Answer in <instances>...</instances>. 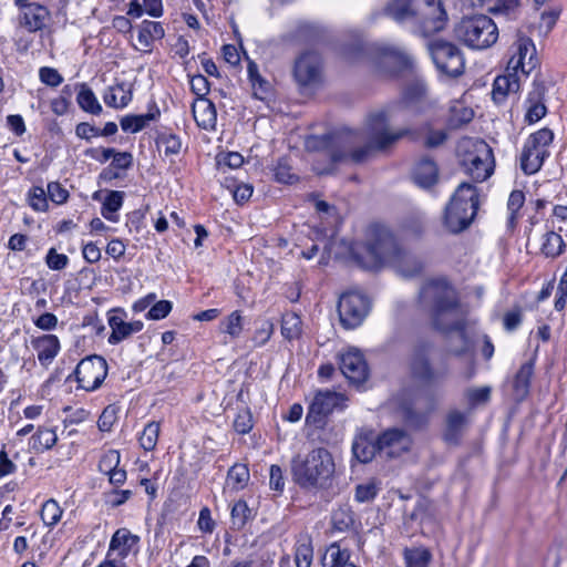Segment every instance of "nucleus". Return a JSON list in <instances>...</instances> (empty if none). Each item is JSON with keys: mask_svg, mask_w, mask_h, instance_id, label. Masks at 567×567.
<instances>
[{"mask_svg": "<svg viewBox=\"0 0 567 567\" xmlns=\"http://www.w3.org/2000/svg\"><path fill=\"white\" fill-rule=\"evenodd\" d=\"M474 112L472 109L464 107V106H454L452 109V114L450 117V125L452 127H458L464 124L470 123L473 120Z\"/></svg>", "mask_w": 567, "mask_h": 567, "instance_id": "09e8293b", "label": "nucleus"}, {"mask_svg": "<svg viewBox=\"0 0 567 567\" xmlns=\"http://www.w3.org/2000/svg\"><path fill=\"white\" fill-rule=\"evenodd\" d=\"M564 225L567 227V206L557 205L553 210L551 228L561 233Z\"/></svg>", "mask_w": 567, "mask_h": 567, "instance_id": "e2e57ef3", "label": "nucleus"}, {"mask_svg": "<svg viewBox=\"0 0 567 567\" xmlns=\"http://www.w3.org/2000/svg\"><path fill=\"white\" fill-rule=\"evenodd\" d=\"M412 179L424 189L435 185L439 181V167L435 161L429 156L421 157L413 167Z\"/></svg>", "mask_w": 567, "mask_h": 567, "instance_id": "6ab92c4d", "label": "nucleus"}, {"mask_svg": "<svg viewBox=\"0 0 567 567\" xmlns=\"http://www.w3.org/2000/svg\"><path fill=\"white\" fill-rule=\"evenodd\" d=\"M157 144L164 150L165 155H176L182 147L181 140L173 134H162L157 140Z\"/></svg>", "mask_w": 567, "mask_h": 567, "instance_id": "8fccbe9b", "label": "nucleus"}, {"mask_svg": "<svg viewBox=\"0 0 567 567\" xmlns=\"http://www.w3.org/2000/svg\"><path fill=\"white\" fill-rule=\"evenodd\" d=\"M116 420L115 409L107 406L99 417L97 425L101 431H110Z\"/></svg>", "mask_w": 567, "mask_h": 567, "instance_id": "338daca9", "label": "nucleus"}, {"mask_svg": "<svg viewBox=\"0 0 567 567\" xmlns=\"http://www.w3.org/2000/svg\"><path fill=\"white\" fill-rule=\"evenodd\" d=\"M48 195L55 204H63L69 197V192L60 183L51 182L48 184Z\"/></svg>", "mask_w": 567, "mask_h": 567, "instance_id": "13d9d810", "label": "nucleus"}, {"mask_svg": "<svg viewBox=\"0 0 567 567\" xmlns=\"http://www.w3.org/2000/svg\"><path fill=\"white\" fill-rule=\"evenodd\" d=\"M172 310V303L167 300L156 302L147 312L146 317L151 320L165 318Z\"/></svg>", "mask_w": 567, "mask_h": 567, "instance_id": "bf43d9fd", "label": "nucleus"}, {"mask_svg": "<svg viewBox=\"0 0 567 567\" xmlns=\"http://www.w3.org/2000/svg\"><path fill=\"white\" fill-rule=\"evenodd\" d=\"M159 116V110L154 106L146 114L127 115L121 120V127L125 132L137 133L148 125L151 121Z\"/></svg>", "mask_w": 567, "mask_h": 567, "instance_id": "bb28decb", "label": "nucleus"}, {"mask_svg": "<svg viewBox=\"0 0 567 567\" xmlns=\"http://www.w3.org/2000/svg\"><path fill=\"white\" fill-rule=\"evenodd\" d=\"M379 454L384 457H398L408 452L412 445L411 435L398 427L388 429L378 437Z\"/></svg>", "mask_w": 567, "mask_h": 567, "instance_id": "4468645a", "label": "nucleus"}, {"mask_svg": "<svg viewBox=\"0 0 567 567\" xmlns=\"http://www.w3.org/2000/svg\"><path fill=\"white\" fill-rule=\"evenodd\" d=\"M32 439L34 447L44 450L51 449L58 440L55 432L51 429H39Z\"/></svg>", "mask_w": 567, "mask_h": 567, "instance_id": "49530a36", "label": "nucleus"}, {"mask_svg": "<svg viewBox=\"0 0 567 567\" xmlns=\"http://www.w3.org/2000/svg\"><path fill=\"white\" fill-rule=\"evenodd\" d=\"M463 165L474 182H484L494 169L492 148L483 141L474 144V151L463 159Z\"/></svg>", "mask_w": 567, "mask_h": 567, "instance_id": "f8f14e48", "label": "nucleus"}, {"mask_svg": "<svg viewBox=\"0 0 567 567\" xmlns=\"http://www.w3.org/2000/svg\"><path fill=\"white\" fill-rule=\"evenodd\" d=\"M313 558V549L310 544H299L295 553L296 567H310Z\"/></svg>", "mask_w": 567, "mask_h": 567, "instance_id": "603ef678", "label": "nucleus"}, {"mask_svg": "<svg viewBox=\"0 0 567 567\" xmlns=\"http://www.w3.org/2000/svg\"><path fill=\"white\" fill-rule=\"evenodd\" d=\"M565 248V243L561 238L559 231H555V229L548 230L544 235V241L542 245V252L546 257L555 258L559 256Z\"/></svg>", "mask_w": 567, "mask_h": 567, "instance_id": "2f4dec72", "label": "nucleus"}, {"mask_svg": "<svg viewBox=\"0 0 567 567\" xmlns=\"http://www.w3.org/2000/svg\"><path fill=\"white\" fill-rule=\"evenodd\" d=\"M525 203V195L522 190H513L509 195L507 208L509 210L508 223L511 226H514L516 220V214L523 207Z\"/></svg>", "mask_w": 567, "mask_h": 567, "instance_id": "3c124183", "label": "nucleus"}, {"mask_svg": "<svg viewBox=\"0 0 567 567\" xmlns=\"http://www.w3.org/2000/svg\"><path fill=\"white\" fill-rule=\"evenodd\" d=\"M230 515L233 528L239 530L247 523L250 516V509L247 506L246 502L238 501L237 503L234 504Z\"/></svg>", "mask_w": 567, "mask_h": 567, "instance_id": "79ce46f5", "label": "nucleus"}, {"mask_svg": "<svg viewBox=\"0 0 567 567\" xmlns=\"http://www.w3.org/2000/svg\"><path fill=\"white\" fill-rule=\"evenodd\" d=\"M458 41L474 50H484L493 45L498 38L494 21L485 14L463 18L454 28Z\"/></svg>", "mask_w": 567, "mask_h": 567, "instance_id": "0eeeda50", "label": "nucleus"}, {"mask_svg": "<svg viewBox=\"0 0 567 567\" xmlns=\"http://www.w3.org/2000/svg\"><path fill=\"white\" fill-rule=\"evenodd\" d=\"M197 125L205 130H212L216 125L217 112L212 101L198 99L192 107Z\"/></svg>", "mask_w": 567, "mask_h": 567, "instance_id": "5701e85b", "label": "nucleus"}, {"mask_svg": "<svg viewBox=\"0 0 567 567\" xmlns=\"http://www.w3.org/2000/svg\"><path fill=\"white\" fill-rule=\"evenodd\" d=\"M302 322L295 312H288L282 316L281 333L287 340H293L301 334Z\"/></svg>", "mask_w": 567, "mask_h": 567, "instance_id": "f704fd0d", "label": "nucleus"}, {"mask_svg": "<svg viewBox=\"0 0 567 567\" xmlns=\"http://www.w3.org/2000/svg\"><path fill=\"white\" fill-rule=\"evenodd\" d=\"M431 344L427 342L417 343L412 351L410 370L414 379L423 384H434L442 378L435 372L430 362Z\"/></svg>", "mask_w": 567, "mask_h": 567, "instance_id": "ddd939ff", "label": "nucleus"}, {"mask_svg": "<svg viewBox=\"0 0 567 567\" xmlns=\"http://www.w3.org/2000/svg\"><path fill=\"white\" fill-rule=\"evenodd\" d=\"M536 64L534 43L528 38H518L516 51L508 61L507 71H514L515 73L520 71L527 75L536 68Z\"/></svg>", "mask_w": 567, "mask_h": 567, "instance_id": "a211bd4d", "label": "nucleus"}, {"mask_svg": "<svg viewBox=\"0 0 567 567\" xmlns=\"http://www.w3.org/2000/svg\"><path fill=\"white\" fill-rule=\"evenodd\" d=\"M518 90L519 81L517 73L507 71L506 74L499 75L494 80L492 99L496 104H501L509 93H516Z\"/></svg>", "mask_w": 567, "mask_h": 567, "instance_id": "412c9836", "label": "nucleus"}, {"mask_svg": "<svg viewBox=\"0 0 567 567\" xmlns=\"http://www.w3.org/2000/svg\"><path fill=\"white\" fill-rule=\"evenodd\" d=\"M227 478L234 488H243L249 480V471L245 465H234L228 471Z\"/></svg>", "mask_w": 567, "mask_h": 567, "instance_id": "de8ad7c7", "label": "nucleus"}, {"mask_svg": "<svg viewBox=\"0 0 567 567\" xmlns=\"http://www.w3.org/2000/svg\"><path fill=\"white\" fill-rule=\"evenodd\" d=\"M336 471L332 454L324 447H317L305 456L291 460L292 481L305 491H318L330 486Z\"/></svg>", "mask_w": 567, "mask_h": 567, "instance_id": "20e7f679", "label": "nucleus"}, {"mask_svg": "<svg viewBox=\"0 0 567 567\" xmlns=\"http://www.w3.org/2000/svg\"><path fill=\"white\" fill-rule=\"evenodd\" d=\"M20 10L19 24L21 27L29 32H37L43 29L49 18V11L45 7L37 3L24 6V8H20Z\"/></svg>", "mask_w": 567, "mask_h": 567, "instance_id": "aec40b11", "label": "nucleus"}, {"mask_svg": "<svg viewBox=\"0 0 567 567\" xmlns=\"http://www.w3.org/2000/svg\"><path fill=\"white\" fill-rule=\"evenodd\" d=\"M32 346L38 352V360L48 365L56 357L60 350V341L54 334H43L32 340Z\"/></svg>", "mask_w": 567, "mask_h": 567, "instance_id": "4be33fe9", "label": "nucleus"}, {"mask_svg": "<svg viewBox=\"0 0 567 567\" xmlns=\"http://www.w3.org/2000/svg\"><path fill=\"white\" fill-rule=\"evenodd\" d=\"M478 209V192L470 183H461L446 205L443 225L451 234L465 230L473 221Z\"/></svg>", "mask_w": 567, "mask_h": 567, "instance_id": "423d86ee", "label": "nucleus"}, {"mask_svg": "<svg viewBox=\"0 0 567 567\" xmlns=\"http://www.w3.org/2000/svg\"><path fill=\"white\" fill-rule=\"evenodd\" d=\"M109 324L112 333L109 337L111 344H117L131 336L130 324L125 322L122 317L113 315L109 319Z\"/></svg>", "mask_w": 567, "mask_h": 567, "instance_id": "4c0bfd02", "label": "nucleus"}, {"mask_svg": "<svg viewBox=\"0 0 567 567\" xmlns=\"http://www.w3.org/2000/svg\"><path fill=\"white\" fill-rule=\"evenodd\" d=\"M340 370L342 374L353 384L363 383L369 375L368 364L362 352L350 348L340 355Z\"/></svg>", "mask_w": 567, "mask_h": 567, "instance_id": "f3484780", "label": "nucleus"}, {"mask_svg": "<svg viewBox=\"0 0 567 567\" xmlns=\"http://www.w3.org/2000/svg\"><path fill=\"white\" fill-rule=\"evenodd\" d=\"M431 557V553L425 548H411L404 550L406 567H427Z\"/></svg>", "mask_w": 567, "mask_h": 567, "instance_id": "ea45409f", "label": "nucleus"}, {"mask_svg": "<svg viewBox=\"0 0 567 567\" xmlns=\"http://www.w3.org/2000/svg\"><path fill=\"white\" fill-rule=\"evenodd\" d=\"M123 198L124 192L111 190L103 203V217L111 221H116V218L115 216H113V214L116 213L122 207Z\"/></svg>", "mask_w": 567, "mask_h": 567, "instance_id": "58836bf2", "label": "nucleus"}, {"mask_svg": "<svg viewBox=\"0 0 567 567\" xmlns=\"http://www.w3.org/2000/svg\"><path fill=\"white\" fill-rule=\"evenodd\" d=\"M367 251L371 257L372 266L389 264L405 278L416 276L423 267L422 262L403 250L393 235L386 230L380 231L374 240L367 244Z\"/></svg>", "mask_w": 567, "mask_h": 567, "instance_id": "39448f33", "label": "nucleus"}, {"mask_svg": "<svg viewBox=\"0 0 567 567\" xmlns=\"http://www.w3.org/2000/svg\"><path fill=\"white\" fill-rule=\"evenodd\" d=\"M234 429L240 434H246L252 429L251 414L248 410L238 413L234 421Z\"/></svg>", "mask_w": 567, "mask_h": 567, "instance_id": "6e6d98bb", "label": "nucleus"}, {"mask_svg": "<svg viewBox=\"0 0 567 567\" xmlns=\"http://www.w3.org/2000/svg\"><path fill=\"white\" fill-rule=\"evenodd\" d=\"M436 68L449 76L461 75L465 68V60L457 45L444 40H435L429 45Z\"/></svg>", "mask_w": 567, "mask_h": 567, "instance_id": "1a4fd4ad", "label": "nucleus"}, {"mask_svg": "<svg viewBox=\"0 0 567 567\" xmlns=\"http://www.w3.org/2000/svg\"><path fill=\"white\" fill-rule=\"evenodd\" d=\"M534 373V363L532 361L522 364L514 379V392L517 399L522 400L527 396L529 391L530 379Z\"/></svg>", "mask_w": 567, "mask_h": 567, "instance_id": "c85d7f7f", "label": "nucleus"}, {"mask_svg": "<svg viewBox=\"0 0 567 567\" xmlns=\"http://www.w3.org/2000/svg\"><path fill=\"white\" fill-rule=\"evenodd\" d=\"M76 101L79 106L87 113L97 115L102 112V105L97 101L93 91L86 86V84H81Z\"/></svg>", "mask_w": 567, "mask_h": 567, "instance_id": "473e14b6", "label": "nucleus"}, {"mask_svg": "<svg viewBox=\"0 0 567 567\" xmlns=\"http://www.w3.org/2000/svg\"><path fill=\"white\" fill-rule=\"evenodd\" d=\"M466 424V416L461 411H451L446 416L444 441L450 444H456Z\"/></svg>", "mask_w": 567, "mask_h": 567, "instance_id": "393cba45", "label": "nucleus"}, {"mask_svg": "<svg viewBox=\"0 0 567 567\" xmlns=\"http://www.w3.org/2000/svg\"><path fill=\"white\" fill-rule=\"evenodd\" d=\"M332 526L338 532L350 530L354 525V514L347 505L337 508L331 517Z\"/></svg>", "mask_w": 567, "mask_h": 567, "instance_id": "72a5a7b5", "label": "nucleus"}, {"mask_svg": "<svg viewBox=\"0 0 567 567\" xmlns=\"http://www.w3.org/2000/svg\"><path fill=\"white\" fill-rule=\"evenodd\" d=\"M381 491V483L375 478H370L355 487L354 498L359 503L372 502Z\"/></svg>", "mask_w": 567, "mask_h": 567, "instance_id": "c9c22d12", "label": "nucleus"}, {"mask_svg": "<svg viewBox=\"0 0 567 567\" xmlns=\"http://www.w3.org/2000/svg\"><path fill=\"white\" fill-rule=\"evenodd\" d=\"M39 75H40V80L50 86H58L63 81V78L61 76V74L53 68H48V66L41 68Z\"/></svg>", "mask_w": 567, "mask_h": 567, "instance_id": "680f3d73", "label": "nucleus"}, {"mask_svg": "<svg viewBox=\"0 0 567 567\" xmlns=\"http://www.w3.org/2000/svg\"><path fill=\"white\" fill-rule=\"evenodd\" d=\"M159 435V423L150 422L143 430L140 436L141 446L145 451H153L157 444Z\"/></svg>", "mask_w": 567, "mask_h": 567, "instance_id": "a19ab883", "label": "nucleus"}, {"mask_svg": "<svg viewBox=\"0 0 567 567\" xmlns=\"http://www.w3.org/2000/svg\"><path fill=\"white\" fill-rule=\"evenodd\" d=\"M533 91L529 92L527 102L529 104L526 113V121L535 123L546 114V106L543 102L545 86L542 82L534 81Z\"/></svg>", "mask_w": 567, "mask_h": 567, "instance_id": "b1692460", "label": "nucleus"}, {"mask_svg": "<svg viewBox=\"0 0 567 567\" xmlns=\"http://www.w3.org/2000/svg\"><path fill=\"white\" fill-rule=\"evenodd\" d=\"M74 374L81 389L94 391L107 375V363L101 355H89L79 362Z\"/></svg>", "mask_w": 567, "mask_h": 567, "instance_id": "9d476101", "label": "nucleus"}, {"mask_svg": "<svg viewBox=\"0 0 567 567\" xmlns=\"http://www.w3.org/2000/svg\"><path fill=\"white\" fill-rule=\"evenodd\" d=\"M275 178L279 183L292 184L298 177L286 158H279L275 166Z\"/></svg>", "mask_w": 567, "mask_h": 567, "instance_id": "a18cd8bd", "label": "nucleus"}, {"mask_svg": "<svg viewBox=\"0 0 567 567\" xmlns=\"http://www.w3.org/2000/svg\"><path fill=\"white\" fill-rule=\"evenodd\" d=\"M353 456L361 463H368L379 453L378 442H371L367 437H358L352 444Z\"/></svg>", "mask_w": 567, "mask_h": 567, "instance_id": "c756f323", "label": "nucleus"}, {"mask_svg": "<svg viewBox=\"0 0 567 567\" xmlns=\"http://www.w3.org/2000/svg\"><path fill=\"white\" fill-rule=\"evenodd\" d=\"M491 388H471L466 390V396L472 404L485 403L489 400Z\"/></svg>", "mask_w": 567, "mask_h": 567, "instance_id": "4d7b16f0", "label": "nucleus"}, {"mask_svg": "<svg viewBox=\"0 0 567 567\" xmlns=\"http://www.w3.org/2000/svg\"><path fill=\"white\" fill-rule=\"evenodd\" d=\"M369 308L370 302L362 293H343L338 302V313L341 324L347 329L358 327L368 315Z\"/></svg>", "mask_w": 567, "mask_h": 567, "instance_id": "9b49d317", "label": "nucleus"}, {"mask_svg": "<svg viewBox=\"0 0 567 567\" xmlns=\"http://www.w3.org/2000/svg\"><path fill=\"white\" fill-rule=\"evenodd\" d=\"M121 455L118 451L110 450L107 451L99 462V468L102 473L109 474L114 468H116L120 464Z\"/></svg>", "mask_w": 567, "mask_h": 567, "instance_id": "864d4df0", "label": "nucleus"}, {"mask_svg": "<svg viewBox=\"0 0 567 567\" xmlns=\"http://www.w3.org/2000/svg\"><path fill=\"white\" fill-rule=\"evenodd\" d=\"M47 265L53 270H61L66 267L69 258L65 255L58 254L54 248H51L47 255Z\"/></svg>", "mask_w": 567, "mask_h": 567, "instance_id": "052dcab7", "label": "nucleus"}, {"mask_svg": "<svg viewBox=\"0 0 567 567\" xmlns=\"http://www.w3.org/2000/svg\"><path fill=\"white\" fill-rule=\"evenodd\" d=\"M29 203L33 209L44 212L48 208L45 190L39 186L33 187L29 193Z\"/></svg>", "mask_w": 567, "mask_h": 567, "instance_id": "5fc2aeb1", "label": "nucleus"}, {"mask_svg": "<svg viewBox=\"0 0 567 567\" xmlns=\"http://www.w3.org/2000/svg\"><path fill=\"white\" fill-rule=\"evenodd\" d=\"M384 12L399 23L410 24L412 32L423 37L443 30L446 23L441 0H391Z\"/></svg>", "mask_w": 567, "mask_h": 567, "instance_id": "7ed1b4c3", "label": "nucleus"}, {"mask_svg": "<svg viewBox=\"0 0 567 567\" xmlns=\"http://www.w3.org/2000/svg\"><path fill=\"white\" fill-rule=\"evenodd\" d=\"M131 97V92L125 89L124 84H117L107 89L103 100L107 106L120 109L126 106Z\"/></svg>", "mask_w": 567, "mask_h": 567, "instance_id": "7c9ffc66", "label": "nucleus"}, {"mask_svg": "<svg viewBox=\"0 0 567 567\" xmlns=\"http://www.w3.org/2000/svg\"><path fill=\"white\" fill-rule=\"evenodd\" d=\"M390 120L391 113L389 110H379L371 113L367 120L369 141L358 148L352 147V143L357 141L355 134L339 136L337 142L341 145V148L331 152L332 162H342L350 158L353 163H363L373 152L385 151L405 136H409L412 141L423 138V146L426 148L440 147L447 140L446 131L434 128L431 122H425L417 128L405 127L391 132L389 130Z\"/></svg>", "mask_w": 567, "mask_h": 567, "instance_id": "f257e3e1", "label": "nucleus"}, {"mask_svg": "<svg viewBox=\"0 0 567 567\" xmlns=\"http://www.w3.org/2000/svg\"><path fill=\"white\" fill-rule=\"evenodd\" d=\"M165 32L159 22L144 20L140 27L137 41L141 50L147 51L155 40L164 37Z\"/></svg>", "mask_w": 567, "mask_h": 567, "instance_id": "a878e982", "label": "nucleus"}, {"mask_svg": "<svg viewBox=\"0 0 567 567\" xmlns=\"http://www.w3.org/2000/svg\"><path fill=\"white\" fill-rule=\"evenodd\" d=\"M62 515V509L54 499H49L42 505L41 518L48 526L55 525Z\"/></svg>", "mask_w": 567, "mask_h": 567, "instance_id": "37998d69", "label": "nucleus"}, {"mask_svg": "<svg viewBox=\"0 0 567 567\" xmlns=\"http://www.w3.org/2000/svg\"><path fill=\"white\" fill-rule=\"evenodd\" d=\"M420 306L430 312L433 326L442 332L456 331L458 346L450 347V352L462 355L468 350L466 338L465 311L458 302L455 289L445 279L426 281L419 292Z\"/></svg>", "mask_w": 567, "mask_h": 567, "instance_id": "f03ea898", "label": "nucleus"}, {"mask_svg": "<svg viewBox=\"0 0 567 567\" xmlns=\"http://www.w3.org/2000/svg\"><path fill=\"white\" fill-rule=\"evenodd\" d=\"M137 542L138 537L136 535L131 534L125 528H121L114 533L110 543V550H118V556L124 558Z\"/></svg>", "mask_w": 567, "mask_h": 567, "instance_id": "cd10ccee", "label": "nucleus"}, {"mask_svg": "<svg viewBox=\"0 0 567 567\" xmlns=\"http://www.w3.org/2000/svg\"><path fill=\"white\" fill-rule=\"evenodd\" d=\"M269 485L272 489L281 492L285 487L282 470L279 465H271L269 470Z\"/></svg>", "mask_w": 567, "mask_h": 567, "instance_id": "0e129e2a", "label": "nucleus"}, {"mask_svg": "<svg viewBox=\"0 0 567 567\" xmlns=\"http://www.w3.org/2000/svg\"><path fill=\"white\" fill-rule=\"evenodd\" d=\"M383 60L385 63H392L393 70H402L411 65L410 55L401 49L386 47L383 49Z\"/></svg>", "mask_w": 567, "mask_h": 567, "instance_id": "e433bc0d", "label": "nucleus"}, {"mask_svg": "<svg viewBox=\"0 0 567 567\" xmlns=\"http://www.w3.org/2000/svg\"><path fill=\"white\" fill-rule=\"evenodd\" d=\"M198 528L204 533H212L215 528V522L212 518L208 507H203L199 512Z\"/></svg>", "mask_w": 567, "mask_h": 567, "instance_id": "774afa93", "label": "nucleus"}, {"mask_svg": "<svg viewBox=\"0 0 567 567\" xmlns=\"http://www.w3.org/2000/svg\"><path fill=\"white\" fill-rule=\"evenodd\" d=\"M221 331L231 338H237L243 331L241 316L238 310L233 311L223 322Z\"/></svg>", "mask_w": 567, "mask_h": 567, "instance_id": "c03bdc74", "label": "nucleus"}, {"mask_svg": "<svg viewBox=\"0 0 567 567\" xmlns=\"http://www.w3.org/2000/svg\"><path fill=\"white\" fill-rule=\"evenodd\" d=\"M190 89L199 99H204L209 91L207 79L200 74L193 76L190 79Z\"/></svg>", "mask_w": 567, "mask_h": 567, "instance_id": "69168bd1", "label": "nucleus"}, {"mask_svg": "<svg viewBox=\"0 0 567 567\" xmlns=\"http://www.w3.org/2000/svg\"><path fill=\"white\" fill-rule=\"evenodd\" d=\"M554 141L551 130L545 127L533 134L526 140L522 155L520 168L527 175L537 173L549 156L548 146Z\"/></svg>", "mask_w": 567, "mask_h": 567, "instance_id": "6e6552de", "label": "nucleus"}, {"mask_svg": "<svg viewBox=\"0 0 567 567\" xmlns=\"http://www.w3.org/2000/svg\"><path fill=\"white\" fill-rule=\"evenodd\" d=\"M293 76L300 86H313L321 80V59L315 52L300 55L295 63Z\"/></svg>", "mask_w": 567, "mask_h": 567, "instance_id": "dca6fc26", "label": "nucleus"}, {"mask_svg": "<svg viewBox=\"0 0 567 567\" xmlns=\"http://www.w3.org/2000/svg\"><path fill=\"white\" fill-rule=\"evenodd\" d=\"M344 396L337 392L324 391L318 392L309 406L306 422L320 426L324 416L330 414L334 409L342 408Z\"/></svg>", "mask_w": 567, "mask_h": 567, "instance_id": "2eb2a0df", "label": "nucleus"}]
</instances>
